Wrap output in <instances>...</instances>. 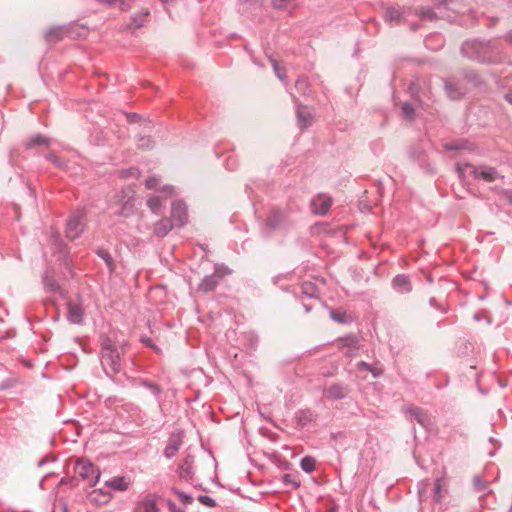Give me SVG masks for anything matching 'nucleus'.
<instances>
[{"label": "nucleus", "instance_id": "1", "mask_svg": "<svg viewBox=\"0 0 512 512\" xmlns=\"http://www.w3.org/2000/svg\"><path fill=\"white\" fill-rule=\"evenodd\" d=\"M503 48L497 40H466L461 45V54L480 63L493 64L501 59Z\"/></svg>", "mask_w": 512, "mask_h": 512}, {"label": "nucleus", "instance_id": "2", "mask_svg": "<svg viewBox=\"0 0 512 512\" xmlns=\"http://www.w3.org/2000/svg\"><path fill=\"white\" fill-rule=\"evenodd\" d=\"M100 358L106 375L114 379L121 371V358L118 349L108 337L101 341Z\"/></svg>", "mask_w": 512, "mask_h": 512}, {"label": "nucleus", "instance_id": "3", "mask_svg": "<svg viewBox=\"0 0 512 512\" xmlns=\"http://www.w3.org/2000/svg\"><path fill=\"white\" fill-rule=\"evenodd\" d=\"M292 209L290 207H273L269 211L266 225L271 230H285L293 225Z\"/></svg>", "mask_w": 512, "mask_h": 512}, {"label": "nucleus", "instance_id": "4", "mask_svg": "<svg viewBox=\"0 0 512 512\" xmlns=\"http://www.w3.org/2000/svg\"><path fill=\"white\" fill-rule=\"evenodd\" d=\"M75 471L82 480L87 481L90 487L95 486L100 478V470L88 460H78Z\"/></svg>", "mask_w": 512, "mask_h": 512}, {"label": "nucleus", "instance_id": "5", "mask_svg": "<svg viewBox=\"0 0 512 512\" xmlns=\"http://www.w3.org/2000/svg\"><path fill=\"white\" fill-rule=\"evenodd\" d=\"M350 391L351 389L349 384L344 382H334L324 388L323 395L328 400L337 401L346 398Z\"/></svg>", "mask_w": 512, "mask_h": 512}, {"label": "nucleus", "instance_id": "6", "mask_svg": "<svg viewBox=\"0 0 512 512\" xmlns=\"http://www.w3.org/2000/svg\"><path fill=\"white\" fill-rule=\"evenodd\" d=\"M84 231L83 214L79 211L73 213L66 224V236L70 240L78 238Z\"/></svg>", "mask_w": 512, "mask_h": 512}, {"label": "nucleus", "instance_id": "7", "mask_svg": "<svg viewBox=\"0 0 512 512\" xmlns=\"http://www.w3.org/2000/svg\"><path fill=\"white\" fill-rule=\"evenodd\" d=\"M466 166L471 169V174L475 179H483L487 182H493L499 176L498 171L490 166H475L470 163H466Z\"/></svg>", "mask_w": 512, "mask_h": 512}, {"label": "nucleus", "instance_id": "8", "mask_svg": "<svg viewBox=\"0 0 512 512\" xmlns=\"http://www.w3.org/2000/svg\"><path fill=\"white\" fill-rule=\"evenodd\" d=\"M332 205V199L330 196L320 193L310 202V207L315 215L324 216L329 211Z\"/></svg>", "mask_w": 512, "mask_h": 512}, {"label": "nucleus", "instance_id": "9", "mask_svg": "<svg viewBox=\"0 0 512 512\" xmlns=\"http://www.w3.org/2000/svg\"><path fill=\"white\" fill-rule=\"evenodd\" d=\"M183 443V432L178 430L172 432L168 438L167 445L164 449L163 455L167 459H172L180 450Z\"/></svg>", "mask_w": 512, "mask_h": 512}, {"label": "nucleus", "instance_id": "10", "mask_svg": "<svg viewBox=\"0 0 512 512\" xmlns=\"http://www.w3.org/2000/svg\"><path fill=\"white\" fill-rule=\"evenodd\" d=\"M171 220L176 227H183L187 223V207L181 200H175L171 207Z\"/></svg>", "mask_w": 512, "mask_h": 512}, {"label": "nucleus", "instance_id": "11", "mask_svg": "<svg viewBox=\"0 0 512 512\" xmlns=\"http://www.w3.org/2000/svg\"><path fill=\"white\" fill-rule=\"evenodd\" d=\"M297 123L301 130L308 128L312 124L314 109L310 106L298 104L296 110Z\"/></svg>", "mask_w": 512, "mask_h": 512}, {"label": "nucleus", "instance_id": "12", "mask_svg": "<svg viewBox=\"0 0 512 512\" xmlns=\"http://www.w3.org/2000/svg\"><path fill=\"white\" fill-rule=\"evenodd\" d=\"M84 309L82 304L76 301L67 303V321L71 324L80 325L83 323Z\"/></svg>", "mask_w": 512, "mask_h": 512}, {"label": "nucleus", "instance_id": "13", "mask_svg": "<svg viewBox=\"0 0 512 512\" xmlns=\"http://www.w3.org/2000/svg\"><path fill=\"white\" fill-rule=\"evenodd\" d=\"M393 290L399 294H409L412 289L410 276L407 274H397L391 280Z\"/></svg>", "mask_w": 512, "mask_h": 512}, {"label": "nucleus", "instance_id": "14", "mask_svg": "<svg viewBox=\"0 0 512 512\" xmlns=\"http://www.w3.org/2000/svg\"><path fill=\"white\" fill-rule=\"evenodd\" d=\"M51 144L52 139L42 134L31 135L23 142V146L26 150H35L36 153H38L39 148L49 147Z\"/></svg>", "mask_w": 512, "mask_h": 512}, {"label": "nucleus", "instance_id": "15", "mask_svg": "<svg viewBox=\"0 0 512 512\" xmlns=\"http://www.w3.org/2000/svg\"><path fill=\"white\" fill-rule=\"evenodd\" d=\"M194 456L192 454H186L182 463L178 467V475L181 480L186 482H190L193 480V464H194Z\"/></svg>", "mask_w": 512, "mask_h": 512}, {"label": "nucleus", "instance_id": "16", "mask_svg": "<svg viewBox=\"0 0 512 512\" xmlns=\"http://www.w3.org/2000/svg\"><path fill=\"white\" fill-rule=\"evenodd\" d=\"M406 13H407L406 9H401L396 6H391V7H388L385 11V20L390 25H399L402 22Z\"/></svg>", "mask_w": 512, "mask_h": 512}, {"label": "nucleus", "instance_id": "17", "mask_svg": "<svg viewBox=\"0 0 512 512\" xmlns=\"http://www.w3.org/2000/svg\"><path fill=\"white\" fill-rule=\"evenodd\" d=\"M407 411L422 427L428 429L431 426V418L423 409L411 406L407 408Z\"/></svg>", "mask_w": 512, "mask_h": 512}, {"label": "nucleus", "instance_id": "18", "mask_svg": "<svg viewBox=\"0 0 512 512\" xmlns=\"http://www.w3.org/2000/svg\"><path fill=\"white\" fill-rule=\"evenodd\" d=\"M156 500V495H149L145 497L137 503L134 512H159Z\"/></svg>", "mask_w": 512, "mask_h": 512}, {"label": "nucleus", "instance_id": "19", "mask_svg": "<svg viewBox=\"0 0 512 512\" xmlns=\"http://www.w3.org/2000/svg\"><path fill=\"white\" fill-rule=\"evenodd\" d=\"M219 282L220 281L217 279V275H206L199 283L197 291L205 294L213 292L218 287Z\"/></svg>", "mask_w": 512, "mask_h": 512}, {"label": "nucleus", "instance_id": "20", "mask_svg": "<svg viewBox=\"0 0 512 512\" xmlns=\"http://www.w3.org/2000/svg\"><path fill=\"white\" fill-rule=\"evenodd\" d=\"M150 15V11L148 9H142L140 12L135 13L130 18V23L128 24L129 29H138L145 25L148 21Z\"/></svg>", "mask_w": 512, "mask_h": 512}, {"label": "nucleus", "instance_id": "21", "mask_svg": "<svg viewBox=\"0 0 512 512\" xmlns=\"http://www.w3.org/2000/svg\"><path fill=\"white\" fill-rule=\"evenodd\" d=\"M356 368L359 371H365V372L371 373L374 378H378L384 373L383 367L378 362H376L374 364H369L365 361H359L356 364Z\"/></svg>", "mask_w": 512, "mask_h": 512}, {"label": "nucleus", "instance_id": "22", "mask_svg": "<svg viewBox=\"0 0 512 512\" xmlns=\"http://www.w3.org/2000/svg\"><path fill=\"white\" fill-rule=\"evenodd\" d=\"M329 315L333 321L339 324L348 325L353 322V317L343 308L330 309Z\"/></svg>", "mask_w": 512, "mask_h": 512}, {"label": "nucleus", "instance_id": "23", "mask_svg": "<svg viewBox=\"0 0 512 512\" xmlns=\"http://www.w3.org/2000/svg\"><path fill=\"white\" fill-rule=\"evenodd\" d=\"M174 227H176V225L172 220L161 219L155 225V234L158 237H165Z\"/></svg>", "mask_w": 512, "mask_h": 512}, {"label": "nucleus", "instance_id": "24", "mask_svg": "<svg viewBox=\"0 0 512 512\" xmlns=\"http://www.w3.org/2000/svg\"><path fill=\"white\" fill-rule=\"evenodd\" d=\"M444 89L451 100H460L464 95V92L459 88V86L451 81H445Z\"/></svg>", "mask_w": 512, "mask_h": 512}, {"label": "nucleus", "instance_id": "25", "mask_svg": "<svg viewBox=\"0 0 512 512\" xmlns=\"http://www.w3.org/2000/svg\"><path fill=\"white\" fill-rule=\"evenodd\" d=\"M239 10L242 13H253L262 6L261 0H239Z\"/></svg>", "mask_w": 512, "mask_h": 512}, {"label": "nucleus", "instance_id": "26", "mask_svg": "<svg viewBox=\"0 0 512 512\" xmlns=\"http://www.w3.org/2000/svg\"><path fill=\"white\" fill-rule=\"evenodd\" d=\"M95 253L98 257H100L106 264L108 271L110 274H113L115 272V263L114 259L111 256V254L104 248H97Z\"/></svg>", "mask_w": 512, "mask_h": 512}, {"label": "nucleus", "instance_id": "27", "mask_svg": "<svg viewBox=\"0 0 512 512\" xmlns=\"http://www.w3.org/2000/svg\"><path fill=\"white\" fill-rule=\"evenodd\" d=\"M139 385L146 388L156 399L160 397L163 391L160 385L148 379H141Z\"/></svg>", "mask_w": 512, "mask_h": 512}, {"label": "nucleus", "instance_id": "28", "mask_svg": "<svg viewBox=\"0 0 512 512\" xmlns=\"http://www.w3.org/2000/svg\"><path fill=\"white\" fill-rule=\"evenodd\" d=\"M43 284L45 287V290L49 293H61V286L57 282V280L49 276L47 273L43 277Z\"/></svg>", "mask_w": 512, "mask_h": 512}, {"label": "nucleus", "instance_id": "29", "mask_svg": "<svg viewBox=\"0 0 512 512\" xmlns=\"http://www.w3.org/2000/svg\"><path fill=\"white\" fill-rule=\"evenodd\" d=\"M409 157L413 161L418 162L421 166L424 165L426 162V153L423 147L421 146H414L409 151Z\"/></svg>", "mask_w": 512, "mask_h": 512}, {"label": "nucleus", "instance_id": "30", "mask_svg": "<svg viewBox=\"0 0 512 512\" xmlns=\"http://www.w3.org/2000/svg\"><path fill=\"white\" fill-rule=\"evenodd\" d=\"M296 90L304 96L310 95L311 87L307 77L300 76L295 83Z\"/></svg>", "mask_w": 512, "mask_h": 512}, {"label": "nucleus", "instance_id": "31", "mask_svg": "<svg viewBox=\"0 0 512 512\" xmlns=\"http://www.w3.org/2000/svg\"><path fill=\"white\" fill-rule=\"evenodd\" d=\"M137 147L142 150H150L154 147V140L148 135L138 134L137 137Z\"/></svg>", "mask_w": 512, "mask_h": 512}, {"label": "nucleus", "instance_id": "32", "mask_svg": "<svg viewBox=\"0 0 512 512\" xmlns=\"http://www.w3.org/2000/svg\"><path fill=\"white\" fill-rule=\"evenodd\" d=\"M414 13L423 19L434 20L437 18L436 12L429 6L418 7Z\"/></svg>", "mask_w": 512, "mask_h": 512}, {"label": "nucleus", "instance_id": "33", "mask_svg": "<svg viewBox=\"0 0 512 512\" xmlns=\"http://www.w3.org/2000/svg\"><path fill=\"white\" fill-rule=\"evenodd\" d=\"M106 484L117 491H125L128 488V482L125 477H114Z\"/></svg>", "mask_w": 512, "mask_h": 512}, {"label": "nucleus", "instance_id": "34", "mask_svg": "<svg viewBox=\"0 0 512 512\" xmlns=\"http://www.w3.org/2000/svg\"><path fill=\"white\" fill-rule=\"evenodd\" d=\"M338 342L342 346L357 348V346L359 344V338L355 334H347L343 337H340L338 339Z\"/></svg>", "mask_w": 512, "mask_h": 512}, {"label": "nucleus", "instance_id": "35", "mask_svg": "<svg viewBox=\"0 0 512 512\" xmlns=\"http://www.w3.org/2000/svg\"><path fill=\"white\" fill-rule=\"evenodd\" d=\"M316 460L312 456H305L300 461L301 469L306 473H312L315 469Z\"/></svg>", "mask_w": 512, "mask_h": 512}, {"label": "nucleus", "instance_id": "36", "mask_svg": "<svg viewBox=\"0 0 512 512\" xmlns=\"http://www.w3.org/2000/svg\"><path fill=\"white\" fill-rule=\"evenodd\" d=\"M281 482L285 486H290L292 489H297L300 487V481L298 480L297 476L294 474H283L281 477Z\"/></svg>", "mask_w": 512, "mask_h": 512}, {"label": "nucleus", "instance_id": "37", "mask_svg": "<svg viewBox=\"0 0 512 512\" xmlns=\"http://www.w3.org/2000/svg\"><path fill=\"white\" fill-rule=\"evenodd\" d=\"M232 270L223 263H217L214 265L213 275H217V279L220 281L223 277L230 275Z\"/></svg>", "mask_w": 512, "mask_h": 512}, {"label": "nucleus", "instance_id": "38", "mask_svg": "<svg viewBox=\"0 0 512 512\" xmlns=\"http://www.w3.org/2000/svg\"><path fill=\"white\" fill-rule=\"evenodd\" d=\"M146 204L154 214L158 215L160 213L162 203L159 196L150 197L147 199Z\"/></svg>", "mask_w": 512, "mask_h": 512}, {"label": "nucleus", "instance_id": "39", "mask_svg": "<svg viewBox=\"0 0 512 512\" xmlns=\"http://www.w3.org/2000/svg\"><path fill=\"white\" fill-rule=\"evenodd\" d=\"M468 148V141L467 140H458L452 143H447L444 145V149L446 151H459L464 150Z\"/></svg>", "mask_w": 512, "mask_h": 512}, {"label": "nucleus", "instance_id": "40", "mask_svg": "<svg viewBox=\"0 0 512 512\" xmlns=\"http://www.w3.org/2000/svg\"><path fill=\"white\" fill-rule=\"evenodd\" d=\"M133 208H134L133 202L131 200H127L122 205L121 209L117 212V215L127 218L134 213Z\"/></svg>", "mask_w": 512, "mask_h": 512}, {"label": "nucleus", "instance_id": "41", "mask_svg": "<svg viewBox=\"0 0 512 512\" xmlns=\"http://www.w3.org/2000/svg\"><path fill=\"white\" fill-rule=\"evenodd\" d=\"M401 114L404 119L412 120L414 116V107L409 102H404L401 108Z\"/></svg>", "mask_w": 512, "mask_h": 512}, {"label": "nucleus", "instance_id": "42", "mask_svg": "<svg viewBox=\"0 0 512 512\" xmlns=\"http://www.w3.org/2000/svg\"><path fill=\"white\" fill-rule=\"evenodd\" d=\"M45 158H46V160L53 163L56 167H58L60 169H64L66 167V164L64 163V161L53 152L46 154Z\"/></svg>", "mask_w": 512, "mask_h": 512}, {"label": "nucleus", "instance_id": "43", "mask_svg": "<svg viewBox=\"0 0 512 512\" xmlns=\"http://www.w3.org/2000/svg\"><path fill=\"white\" fill-rule=\"evenodd\" d=\"M443 498L442 495V487H441V479H436L434 488H433V501L439 503Z\"/></svg>", "mask_w": 512, "mask_h": 512}, {"label": "nucleus", "instance_id": "44", "mask_svg": "<svg viewBox=\"0 0 512 512\" xmlns=\"http://www.w3.org/2000/svg\"><path fill=\"white\" fill-rule=\"evenodd\" d=\"M19 380L16 377H9L2 382H0V391H5L15 387L18 384Z\"/></svg>", "mask_w": 512, "mask_h": 512}, {"label": "nucleus", "instance_id": "45", "mask_svg": "<svg viewBox=\"0 0 512 512\" xmlns=\"http://www.w3.org/2000/svg\"><path fill=\"white\" fill-rule=\"evenodd\" d=\"M140 175V171L136 167H130L128 169L122 170L120 173L121 178H138Z\"/></svg>", "mask_w": 512, "mask_h": 512}, {"label": "nucleus", "instance_id": "46", "mask_svg": "<svg viewBox=\"0 0 512 512\" xmlns=\"http://www.w3.org/2000/svg\"><path fill=\"white\" fill-rule=\"evenodd\" d=\"M172 491L183 501V503L185 505H189L192 503L193 501V498L191 495L185 493V492H182L176 488H173Z\"/></svg>", "mask_w": 512, "mask_h": 512}, {"label": "nucleus", "instance_id": "47", "mask_svg": "<svg viewBox=\"0 0 512 512\" xmlns=\"http://www.w3.org/2000/svg\"><path fill=\"white\" fill-rule=\"evenodd\" d=\"M198 501L201 504H203V505H205L207 507H210V508H213V507H215L217 505L216 501L212 497H210L208 495H200L198 497Z\"/></svg>", "mask_w": 512, "mask_h": 512}, {"label": "nucleus", "instance_id": "48", "mask_svg": "<svg viewBox=\"0 0 512 512\" xmlns=\"http://www.w3.org/2000/svg\"><path fill=\"white\" fill-rule=\"evenodd\" d=\"M473 485L477 491H483L487 487V483L479 475L474 476Z\"/></svg>", "mask_w": 512, "mask_h": 512}, {"label": "nucleus", "instance_id": "49", "mask_svg": "<svg viewBox=\"0 0 512 512\" xmlns=\"http://www.w3.org/2000/svg\"><path fill=\"white\" fill-rule=\"evenodd\" d=\"M271 63H272V66H273V70L275 72V75L277 76L278 79L280 80H284L286 78V74L285 72L279 67L278 63L276 60L274 59H270Z\"/></svg>", "mask_w": 512, "mask_h": 512}, {"label": "nucleus", "instance_id": "50", "mask_svg": "<svg viewBox=\"0 0 512 512\" xmlns=\"http://www.w3.org/2000/svg\"><path fill=\"white\" fill-rule=\"evenodd\" d=\"M127 122L130 124L139 123L143 120L142 115L134 112L126 113Z\"/></svg>", "mask_w": 512, "mask_h": 512}, {"label": "nucleus", "instance_id": "51", "mask_svg": "<svg viewBox=\"0 0 512 512\" xmlns=\"http://www.w3.org/2000/svg\"><path fill=\"white\" fill-rule=\"evenodd\" d=\"M429 305L432 307V308H435L437 310H439L441 313L443 314H446L448 312V308L442 306L437 300L435 297H431L429 299Z\"/></svg>", "mask_w": 512, "mask_h": 512}, {"label": "nucleus", "instance_id": "52", "mask_svg": "<svg viewBox=\"0 0 512 512\" xmlns=\"http://www.w3.org/2000/svg\"><path fill=\"white\" fill-rule=\"evenodd\" d=\"M294 0H272V5L275 9L281 10L286 8Z\"/></svg>", "mask_w": 512, "mask_h": 512}, {"label": "nucleus", "instance_id": "53", "mask_svg": "<svg viewBox=\"0 0 512 512\" xmlns=\"http://www.w3.org/2000/svg\"><path fill=\"white\" fill-rule=\"evenodd\" d=\"M95 1L98 4L108 7V8L115 6L116 3H118L119 7L121 8V3H122V0H95Z\"/></svg>", "mask_w": 512, "mask_h": 512}, {"label": "nucleus", "instance_id": "54", "mask_svg": "<svg viewBox=\"0 0 512 512\" xmlns=\"http://www.w3.org/2000/svg\"><path fill=\"white\" fill-rule=\"evenodd\" d=\"M160 180L159 178L155 177V176H152V177H149L148 179H146L145 181V186L148 188V189H154L157 187V185L159 184Z\"/></svg>", "mask_w": 512, "mask_h": 512}, {"label": "nucleus", "instance_id": "55", "mask_svg": "<svg viewBox=\"0 0 512 512\" xmlns=\"http://www.w3.org/2000/svg\"><path fill=\"white\" fill-rule=\"evenodd\" d=\"M466 168H468V167L466 166V163H465L464 165H461V164H459V163H457V164L455 165V170H456V172H457L458 177H459V179H460V180H463V179L465 178V169H466Z\"/></svg>", "mask_w": 512, "mask_h": 512}, {"label": "nucleus", "instance_id": "56", "mask_svg": "<svg viewBox=\"0 0 512 512\" xmlns=\"http://www.w3.org/2000/svg\"><path fill=\"white\" fill-rule=\"evenodd\" d=\"M140 341L145 344L146 346L150 347V348H153L154 350L156 351H159L160 349L153 343V341L149 338V337H146V336H142L140 338Z\"/></svg>", "mask_w": 512, "mask_h": 512}, {"label": "nucleus", "instance_id": "57", "mask_svg": "<svg viewBox=\"0 0 512 512\" xmlns=\"http://www.w3.org/2000/svg\"><path fill=\"white\" fill-rule=\"evenodd\" d=\"M500 195L512 205V190L501 189Z\"/></svg>", "mask_w": 512, "mask_h": 512}, {"label": "nucleus", "instance_id": "58", "mask_svg": "<svg viewBox=\"0 0 512 512\" xmlns=\"http://www.w3.org/2000/svg\"><path fill=\"white\" fill-rule=\"evenodd\" d=\"M226 168L230 171H233L237 168L236 161L233 158H228L226 161Z\"/></svg>", "mask_w": 512, "mask_h": 512}, {"label": "nucleus", "instance_id": "59", "mask_svg": "<svg viewBox=\"0 0 512 512\" xmlns=\"http://www.w3.org/2000/svg\"><path fill=\"white\" fill-rule=\"evenodd\" d=\"M168 508L170 512H185L183 509L178 507L174 502L169 501Z\"/></svg>", "mask_w": 512, "mask_h": 512}, {"label": "nucleus", "instance_id": "60", "mask_svg": "<svg viewBox=\"0 0 512 512\" xmlns=\"http://www.w3.org/2000/svg\"><path fill=\"white\" fill-rule=\"evenodd\" d=\"M135 0H122V3H121V10L122 11H127L131 8V3L134 2Z\"/></svg>", "mask_w": 512, "mask_h": 512}, {"label": "nucleus", "instance_id": "61", "mask_svg": "<svg viewBox=\"0 0 512 512\" xmlns=\"http://www.w3.org/2000/svg\"><path fill=\"white\" fill-rule=\"evenodd\" d=\"M59 32H60V31H59V29H58V28H51V29H49V30H48V32L46 33V35H45V36H46V38H47V39H49V40H50V39L52 38V36H53V35H56V36H57V35L59 34Z\"/></svg>", "mask_w": 512, "mask_h": 512}, {"label": "nucleus", "instance_id": "62", "mask_svg": "<svg viewBox=\"0 0 512 512\" xmlns=\"http://www.w3.org/2000/svg\"><path fill=\"white\" fill-rule=\"evenodd\" d=\"M163 193L167 194V195H172L174 193V187L171 186V185H166L163 190H162Z\"/></svg>", "mask_w": 512, "mask_h": 512}, {"label": "nucleus", "instance_id": "63", "mask_svg": "<svg viewBox=\"0 0 512 512\" xmlns=\"http://www.w3.org/2000/svg\"><path fill=\"white\" fill-rule=\"evenodd\" d=\"M504 39L512 45V30H509L506 35L504 36Z\"/></svg>", "mask_w": 512, "mask_h": 512}, {"label": "nucleus", "instance_id": "64", "mask_svg": "<svg viewBox=\"0 0 512 512\" xmlns=\"http://www.w3.org/2000/svg\"><path fill=\"white\" fill-rule=\"evenodd\" d=\"M504 99L512 105V91L504 95Z\"/></svg>", "mask_w": 512, "mask_h": 512}]
</instances>
